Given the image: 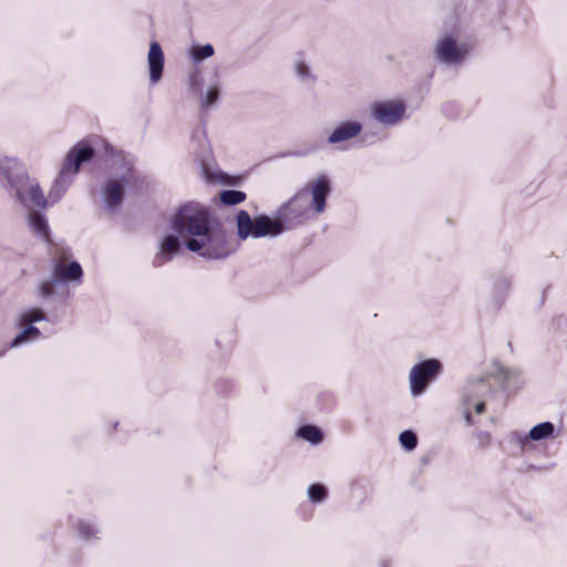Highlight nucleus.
Segmentation results:
<instances>
[{"instance_id": "1", "label": "nucleus", "mask_w": 567, "mask_h": 567, "mask_svg": "<svg viewBox=\"0 0 567 567\" xmlns=\"http://www.w3.org/2000/svg\"><path fill=\"white\" fill-rule=\"evenodd\" d=\"M330 190L329 178L320 175L281 204L272 215L260 214L252 218L248 212L239 210L235 217L238 238L246 240L279 237L308 220L311 205L317 215L322 214Z\"/></svg>"}, {"instance_id": "2", "label": "nucleus", "mask_w": 567, "mask_h": 567, "mask_svg": "<svg viewBox=\"0 0 567 567\" xmlns=\"http://www.w3.org/2000/svg\"><path fill=\"white\" fill-rule=\"evenodd\" d=\"M169 224L185 247L205 259H223L231 252L226 231L214 220L208 209L198 203L179 206Z\"/></svg>"}, {"instance_id": "3", "label": "nucleus", "mask_w": 567, "mask_h": 567, "mask_svg": "<svg viewBox=\"0 0 567 567\" xmlns=\"http://www.w3.org/2000/svg\"><path fill=\"white\" fill-rule=\"evenodd\" d=\"M0 169L7 181L9 195L27 210L41 209L48 204L40 184L20 167L16 158H0Z\"/></svg>"}, {"instance_id": "4", "label": "nucleus", "mask_w": 567, "mask_h": 567, "mask_svg": "<svg viewBox=\"0 0 567 567\" xmlns=\"http://www.w3.org/2000/svg\"><path fill=\"white\" fill-rule=\"evenodd\" d=\"M101 143L102 141L97 136H94L90 140L79 142L70 150L60 171V174L49 193V198L52 202L59 200L62 194L69 187L71 181L69 179L68 175L70 173L76 174L80 166L94 156L95 147Z\"/></svg>"}, {"instance_id": "5", "label": "nucleus", "mask_w": 567, "mask_h": 567, "mask_svg": "<svg viewBox=\"0 0 567 567\" xmlns=\"http://www.w3.org/2000/svg\"><path fill=\"white\" fill-rule=\"evenodd\" d=\"M441 368V363L436 359H427L415 364L409 375L412 395H421L429 383L440 373Z\"/></svg>"}, {"instance_id": "6", "label": "nucleus", "mask_w": 567, "mask_h": 567, "mask_svg": "<svg viewBox=\"0 0 567 567\" xmlns=\"http://www.w3.org/2000/svg\"><path fill=\"white\" fill-rule=\"evenodd\" d=\"M488 377L507 392L517 391L524 384L523 373L518 369L506 368L498 361L492 363Z\"/></svg>"}, {"instance_id": "7", "label": "nucleus", "mask_w": 567, "mask_h": 567, "mask_svg": "<svg viewBox=\"0 0 567 567\" xmlns=\"http://www.w3.org/2000/svg\"><path fill=\"white\" fill-rule=\"evenodd\" d=\"M128 184L127 175L121 177H110L102 187V197L105 208L114 213L122 205L125 186Z\"/></svg>"}, {"instance_id": "8", "label": "nucleus", "mask_w": 567, "mask_h": 567, "mask_svg": "<svg viewBox=\"0 0 567 567\" xmlns=\"http://www.w3.org/2000/svg\"><path fill=\"white\" fill-rule=\"evenodd\" d=\"M371 113L378 122L384 125H395L402 120L405 105L401 101L375 102L371 106Z\"/></svg>"}, {"instance_id": "9", "label": "nucleus", "mask_w": 567, "mask_h": 567, "mask_svg": "<svg viewBox=\"0 0 567 567\" xmlns=\"http://www.w3.org/2000/svg\"><path fill=\"white\" fill-rule=\"evenodd\" d=\"M466 52V48L457 45L456 39L452 35H444L435 47L437 59L447 64L460 63L465 58Z\"/></svg>"}, {"instance_id": "10", "label": "nucleus", "mask_w": 567, "mask_h": 567, "mask_svg": "<svg viewBox=\"0 0 567 567\" xmlns=\"http://www.w3.org/2000/svg\"><path fill=\"white\" fill-rule=\"evenodd\" d=\"M492 393L491 377H488L487 372L484 377L466 383L463 391V405H470L477 400H485Z\"/></svg>"}, {"instance_id": "11", "label": "nucleus", "mask_w": 567, "mask_h": 567, "mask_svg": "<svg viewBox=\"0 0 567 567\" xmlns=\"http://www.w3.org/2000/svg\"><path fill=\"white\" fill-rule=\"evenodd\" d=\"M164 52L158 42L152 41L147 53V66L150 72V82L155 85L163 76L164 71Z\"/></svg>"}, {"instance_id": "12", "label": "nucleus", "mask_w": 567, "mask_h": 567, "mask_svg": "<svg viewBox=\"0 0 567 567\" xmlns=\"http://www.w3.org/2000/svg\"><path fill=\"white\" fill-rule=\"evenodd\" d=\"M182 239L179 236L175 235H166L161 244H159V251L154 258V266L159 267L172 259V257L179 252L182 247Z\"/></svg>"}, {"instance_id": "13", "label": "nucleus", "mask_w": 567, "mask_h": 567, "mask_svg": "<svg viewBox=\"0 0 567 567\" xmlns=\"http://www.w3.org/2000/svg\"><path fill=\"white\" fill-rule=\"evenodd\" d=\"M52 275L56 281H81L83 271L81 265L76 261L70 264L56 261Z\"/></svg>"}, {"instance_id": "14", "label": "nucleus", "mask_w": 567, "mask_h": 567, "mask_svg": "<svg viewBox=\"0 0 567 567\" xmlns=\"http://www.w3.org/2000/svg\"><path fill=\"white\" fill-rule=\"evenodd\" d=\"M361 131L362 125L359 122L350 121L341 123L331 132L328 137V143L339 144L349 141L359 135Z\"/></svg>"}, {"instance_id": "15", "label": "nucleus", "mask_w": 567, "mask_h": 567, "mask_svg": "<svg viewBox=\"0 0 567 567\" xmlns=\"http://www.w3.org/2000/svg\"><path fill=\"white\" fill-rule=\"evenodd\" d=\"M29 213V225L32 231L38 235L41 239H49V227L45 218L41 215L38 209L28 210Z\"/></svg>"}, {"instance_id": "16", "label": "nucleus", "mask_w": 567, "mask_h": 567, "mask_svg": "<svg viewBox=\"0 0 567 567\" xmlns=\"http://www.w3.org/2000/svg\"><path fill=\"white\" fill-rule=\"evenodd\" d=\"M555 433V425L551 422H542L533 426L528 432L530 441H540L553 436Z\"/></svg>"}, {"instance_id": "17", "label": "nucleus", "mask_w": 567, "mask_h": 567, "mask_svg": "<svg viewBox=\"0 0 567 567\" xmlns=\"http://www.w3.org/2000/svg\"><path fill=\"white\" fill-rule=\"evenodd\" d=\"M511 286L512 282L506 277H501L495 280L492 296L497 305H501L504 301L511 289Z\"/></svg>"}, {"instance_id": "18", "label": "nucleus", "mask_w": 567, "mask_h": 567, "mask_svg": "<svg viewBox=\"0 0 567 567\" xmlns=\"http://www.w3.org/2000/svg\"><path fill=\"white\" fill-rule=\"evenodd\" d=\"M297 435L312 444H319L322 441V432L315 425L300 426Z\"/></svg>"}, {"instance_id": "19", "label": "nucleus", "mask_w": 567, "mask_h": 567, "mask_svg": "<svg viewBox=\"0 0 567 567\" xmlns=\"http://www.w3.org/2000/svg\"><path fill=\"white\" fill-rule=\"evenodd\" d=\"M214 47L207 43L204 45H193L190 48L189 54L194 62H200L214 55Z\"/></svg>"}, {"instance_id": "20", "label": "nucleus", "mask_w": 567, "mask_h": 567, "mask_svg": "<svg viewBox=\"0 0 567 567\" xmlns=\"http://www.w3.org/2000/svg\"><path fill=\"white\" fill-rule=\"evenodd\" d=\"M219 97V89L217 85L210 86L206 92L199 95V104L202 110H207L213 106Z\"/></svg>"}, {"instance_id": "21", "label": "nucleus", "mask_w": 567, "mask_h": 567, "mask_svg": "<svg viewBox=\"0 0 567 567\" xmlns=\"http://www.w3.org/2000/svg\"><path fill=\"white\" fill-rule=\"evenodd\" d=\"M219 198L223 204L233 206L243 203L246 199V194L241 190L227 189L220 193Z\"/></svg>"}, {"instance_id": "22", "label": "nucleus", "mask_w": 567, "mask_h": 567, "mask_svg": "<svg viewBox=\"0 0 567 567\" xmlns=\"http://www.w3.org/2000/svg\"><path fill=\"white\" fill-rule=\"evenodd\" d=\"M40 336V330L31 323L24 328L12 341L11 346L17 347L28 339H35Z\"/></svg>"}, {"instance_id": "23", "label": "nucleus", "mask_w": 567, "mask_h": 567, "mask_svg": "<svg viewBox=\"0 0 567 567\" xmlns=\"http://www.w3.org/2000/svg\"><path fill=\"white\" fill-rule=\"evenodd\" d=\"M295 72L302 82L313 83L316 81L310 68L301 60L295 63Z\"/></svg>"}, {"instance_id": "24", "label": "nucleus", "mask_w": 567, "mask_h": 567, "mask_svg": "<svg viewBox=\"0 0 567 567\" xmlns=\"http://www.w3.org/2000/svg\"><path fill=\"white\" fill-rule=\"evenodd\" d=\"M45 318L44 312L41 309H30L20 315V322L22 324H30L32 322L41 321Z\"/></svg>"}, {"instance_id": "25", "label": "nucleus", "mask_w": 567, "mask_h": 567, "mask_svg": "<svg viewBox=\"0 0 567 567\" xmlns=\"http://www.w3.org/2000/svg\"><path fill=\"white\" fill-rule=\"evenodd\" d=\"M399 440L401 445L408 451H412L416 447L417 437L415 433L410 430L403 431L400 434Z\"/></svg>"}, {"instance_id": "26", "label": "nucleus", "mask_w": 567, "mask_h": 567, "mask_svg": "<svg viewBox=\"0 0 567 567\" xmlns=\"http://www.w3.org/2000/svg\"><path fill=\"white\" fill-rule=\"evenodd\" d=\"M308 495L312 502H321L327 496V489L323 485L312 484L308 488Z\"/></svg>"}, {"instance_id": "27", "label": "nucleus", "mask_w": 567, "mask_h": 567, "mask_svg": "<svg viewBox=\"0 0 567 567\" xmlns=\"http://www.w3.org/2000/svg\"><path fill=\"white\" fill-rule=\"evenodd\" d=\"M54 282H58L56 280L53 279V277L49 280H45L43 282L40 284L39 288H38V293L41 298H50L53 296L54 293V289H53V284Z\"/></svg>"}, {"instance_id": "28", "label": "nucleus", "mask_w": 567, "mask_h": 567, "mask_svg": "<svg viewBox=\"0 0 567 567\" xmlns=\"http://www.w3.org/2000/svg\"><path fill=\"white\" fill-rule=\"evenodd\" d=\"M79 533L83 539H90L95 534V528L89 522H81L79 525Z\"/></svg>"}, {"instance_id": "29", "label": "nucleus", "mask_w": 567, "mask_h": 567, "mask_svg": "<svg viewBox=\"0 0 567 567\" xmlns=\"http://www.w3.org/2000/svg\"><path fill=\"white\" fill-rule=\"evenodd\" d=\"M509 440L512 443L517 444L520 447H524L530 441L528 434H523L517 431L511 433Z\"/></svg>"}, {"instance_id": "30", "label": "nucleus", "mask_w": 567, "mask_h": 567, "mask_svg": "<svg viewBox=\"0 0 567 567\" xmlns=\"http://www.w3.org/2000/svg\"><path fill=\"white\" fill-rule=\"evenodd\" d=\"M480 445L486 447L491 443V434L487 432H480L476 434Z\"/></svg>"}, {"instance_id": "31", "label": "nucleus", "mask_w": 567, "mask_h": 567, "mask_svg": "<svg viewBox=\"0 0 567 567\" xmlns=\"http://www.w3.org/2000/svg\"><path fill=\"white\" fill-rule=\"evenodd\" d=\"M473 408L476 413L481 414L485 411V400H477L470 404V409Z\"/></svg>"}, {"instance_id": "32", "label": "nucleus", "mask_w": 567, "mask_h": 567, "mask_svg": "<svg viewBox=\"0 0 567 567\" xmlns=\"http://www.w3.org/2000/svg\"><path fill=\"white\" fill-rule=\"evenodd\" d=\"M470 410H471L470 405H464V419H465L467 424H472L473 423V419H472V414H471Z\"/></svg>"}, {"instance_id": "33", "label": "nucleus", "mask_w": 567, "mask_h": 567, "mask_svg": "<svg viewBox=\"0 0 567 567\" xmlns=\"http://www.w3.org/2000/svg\"><path fill=\"white\" fill-rule=\"evenodd\" d=\"M189 89H190V91H192V92H194V93H195V92H197V90H198V84H197V82H196V80H195V79H190V81H189Z\"/></svg>"}]
</instances>
